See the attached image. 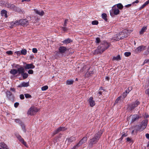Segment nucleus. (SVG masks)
<instances>
[{
    "instance_id": "obj_42",
    "label": "nucleus",
    "mask_w": 149,
    "mask_h": 149,
    "mask_svg": "<svg viewBox=\"0 0 149 149\" xmlns=\"http://www.w3.org/2000/svg\"><path fill=\"white\" fill-rule=\"evenodd\" d=\"M14 65H15V68H17V69H18V68H21V67L22 66L19 64H14Z\"/></svg>"
},
{
    "instance_id": "obj_50",
    "label": "nucleus",
    "mask_w": 149,
    "mask_h": 149,
    "mask_svg": "<svg viewBox=\"0 0 149 149\" xmlns=\"http://www.w3.org/2000/svg\"><path fill=\"white\" fill-rule=\"evenodd\" d=\"M15 53L17 54L18 56H20L21 54V52L20 51H16L15 52Z\"/></svg>"
},
{
    "instance_id": "obj_60",
    "label": "nucleus",
    "mask_w": 149,
    "mask_h": 149,
    "mask_svg": "<svg viewBox=\"0 0 149 149\" xmlns=\"http://www.w3.org/2000/svg\"><path fill=\"white\" fill-rule=\"evenodd\" d=\"M149 63V59H146L144 61V63Z\"/></svg>"
},
{
    "instance_id": "obj_40",
    "label": "nucleus",
    "mask_w": 149,
    "mask_h": 149,
    "mask_svg": "<svg viewBox=\"0 0 149 149\" xmlns=\"http://www.w3.org/2000/svg\"><path fill=\"white\" fill-rule=\"evenodd\" d=\"M15 121L17 123H19L20 125L22 123L21 120L19 119H16L15 120Z\"/></svg>"
},
{
    "instance_id": "obj_59",
    "label": "nucleus",
    "mask_w": 149,
    "mask_h": 149,
    "mask_svg": "<svg viewBox=\"0 0 149 149\" xmlns=\"http://www.w3.org/2000/svg\"><path fill=\"white\" fill-rule=\"evenodd\" d=\"M128 135V134L127 133H124L123 134L122 136V137H123V138L125 137H126Z\"/></svg>"
},
{
    "instance_id": "obj_7",
    "label": "nucleus",
    "mask_w": 149,
    "mask_h": 149,
    "mask_svg": "<svg viewBox=\"0 0 149 149\" xmlns=\"http://www.w3.org/2000/svg\"><path fill=\"white\" fill-rule=\"evenodd\" d=\"M69 51V49L64 46H60L58 48V53L59 54H61L62 55L64 54H65L67 51Z\"/></svg>"
},
{
    "instance_id": "obj_32",
    "label": "nucleus",
    "mask_w": 149,
    "mask_h": 149,
    "mask_svg": "<svg viewBox=\"0 0 149 149\" xmlns=\"http://www.w3.org/2000/svg\"><path fill=\"white\" fill-rule=\"evenodd\" d=\"M102 18L106 22L107 21L108 19L107 18V15L106 13H103L102 15Z\"/></svg>"
},
{
    "instance_id": "obj_28",
    "label": "nucleus",
    "mask_w": 149,
    "mask_h": 149,
    "mask_svg": "<svg viewBox=\"0 0 149 149\" xmlns=\"http://www.w3.org/2000/svg\"><path fill=\"white\" fill-rule=\"evenodd\" d=\"M1 146L3 149H8L7 146L3 142L1 143Z\"/></svg>"
},
{
    "instance_id": "obj_20",
    "label": "nucleus",
    "mask_w": 149,
    "mask_h": 149,
    "mask_svg": "<svg viewBox=\"0 0 149 149\" xmlns=\"http://www.w3.org/2000/svg\"><path fill=\"white\" fill-rule=\"evenodd\" d=\"M17 71L18 74L19 75L20 74L21 75L25 71L24 68L22 66L17 69Z\"/></svg>"
},
{
    "instance_id": "obj_25",
    "label": "nucleus",
    "mask_w": 149,
    "mask_h": 149,
    "mask_svg": "<svg viewBox=\"0 0 149 149\" xmlns=\"http://www.w3.org/2000/svg\"><path fill=\"white\" fill-rule=\"evenodd\" d=\"M72 41V40L70 38H68L66 39H65L64 40L62 41V42L63 44H68Z\"/></svg>"
},
{
    "instance_id": "obj_24",
    "label": "nucleus",
    "mask_w": 149,
    "mask_h": 149,
    "mask_svg": "<svg viewBox=\"0 0 149 149\" xmlns=\"http://www.w3.org/2000/svg\"><path fill=\"white\" fill-rule=\"evenodd\" d=\"M35 13L41 16H42L44 14V12L42 10H38L36 9H34Z\"/></svg>"
},
{
    "instance_id": "obj_3",
    "label": "nucleus",
    "mask_w": 149,
    "mask_h": 149,
    "mask_svg": "<svg viewBox=\"0 0 149 149\" xmlns=\"http://www.w3.org/2000/svg\"><path fill=\"white\" fill-rule=\"evenodd\" d=\"M29 24V21L26 19H21L19 21H16L14 22H12L10 23L12 26L17 25L19 24L25 26L28 25Z\"/></svg>"
},
{
    "instance_id": "obj_44",
    "label": "nucleus",
    "mask_w": 149,
    "mask_h": 149,
    "mask_svg": "<svg viewBox=\"0 0 149 149\" xmlns=\"http://www.w3.org/2000/svg\"><path fill=\"white\" fill-rule=\"evenodd\" d=\"M25 97L27 98H30L31 97V96L29 94L26 93L24 94Z\"/></svg>"
},
{
    "instance_id": "obj_35",
    "label": "nucleus",
    "mask_w": 149,
    "mask_h": 149,
    "mask_svg": "<svg viewBox=\"0 0 149 149\" xmlns=\"http://www.w3.org/2000/svg\"><path fill=\"white\" fill-rule=\"evenodd\" d=\"M21 54L23 55H25L27 53V50L25 49H22L21 51Z\"/></svg>"
},
{
    "instance_id": "obj_6",
    "label": "nucleus",
    "mask_w": 149,
    "mask_h": 149,
    "mask_svg": "<svg viewBox=\"0 0 149 149\" xmlns=\"http://www.w3.org/2000/svg\"><path fill=\"white\" fill-rule=\"evenodd\" d=\"M120 11L117 8L116 5L113 6L111 10L110 11V13L111 16L113 17L115 15H117L119 13Z\"/></svg>"
},
{
    "instance_id": "obj_13",
    "label": "nucleus",
    "mask_w": 149,
    "mask_h": 149,
    "mask_svg": "<svg viewBox=\"0 0 149 149\" xmlns=\"http://www.w3.org/2000/svg\"><path fill=\"white\" fill-rule=\"evenodd\" d=\"M89 103L91 107H93L95 105V102L93 100V98L92 97H91L88 100Z\"/></svg>"
},
{
    "instance_id": "obj_64",
    "label": "nucleus",
    "mask_w": 149,
    "mask_h": 149,
    "mask_svg": "<svg viewBox=\"0 0 149 149\" xmlns=\"http://www.w3.org/2000/svg\"><path fill=\"white\" fill-rule=\"evenodd\" d=\"M144 3L145 4L146 6L149 3V0H148L146 1Z\"/></svg>"
},
{
    "instance_id": "obj_29",
    "label": "nucleus",
    "mask_w": 149,
    "mask_h": 149,
    "mask_svg": "<svg viewBox=\"0 0 149 149\" xmlns=\"http://www.w3.org/2000/svg\"><path fill=\"white\" fill-rule=\"evenodd\" d=\"M74 81L73 80L69 79L67 80L66 81V84L67 85H72L73 84Z\"/></svg>"
},
{
    "instance_id": "obj_46",
    "label": "nucleus",
    "mask_w": 149,
    "mask_h": 149,
    "mask_svg": "<svg viewBox=\"0 0 149 149\" xmlns=\"http://www.w3.org/2000/svg\"><path fill=\"white\" fill-rule=\"evenodd\" d=\"M128 94V93H127L125 92H124L123 93V94L122 95V97H123V98H125L127 96V95Z\"/></svg>"
},
{
    "instance_id": "obj_47",
    "label": "nucleus",
    "mask_w": 149,
    "mask_h": 149,
    "mask_svg": "<svg viewBox=\"0 0 149 149\" xmlns=\"http://www.w3.org/2000/svg\"><path fill=\"white\" fill-rule=\"evenodd\" d=\"M6 53L9 55H11L13 54V52L11 51H7L6 52Z\"/></svg>"
},
{
    "instance_id": "obj_34",
    "label": "nucleus",
    "mask_w": 149,
    "mask_h": 149,
    "mask_svg": "<svg viewBox=\"0 0 149 149\" xmlns=\"http://www.w3.org/2000/svg\"><path fill=\"white\" fill-rule=\"evenodd\" d=\"M20 126H21L23 130L24 131V132H26V129H25V126L24 124L22 123L20 125Z\"/></svg>"
},
{
    "instance_id": "obj_5",
    "label": "nucleus",
    "mask_w": 149,
    "mask_h": 149,
    "mask_svg": "<svg viewBox=\"0 0 149 149\" xmlns=\"http://www.w3.org/2000/svg\"><path fill=\"white\" fill-rule=\"evenodd\" d=\"M140 104L139 102L136 100L134 102L128 105V109L129 111H132Z\"/></svg>"
},
{
    "instance_id": "obj_10",
    "label": "nucleus",
    "mask_w": 149,
    "mask_h": 149,
    "mask_svg": "<svg viewBox=\"0 0 149 149\" xmlns=\"http://www.w3.org/2000/svg\"><path fill=\"white\" fill-rule=\"evenodd\" d=\"M146 48V46L143 45L137 47L134 50V52L136 53H138L140 52L145 49Z\"/></svg>"
},
{
    "instance_id": "obj_45",
    "label": "nucleus",
    "mask_w": 149,
    "mask_h": 149,
    "mask_svg": "<svg viewBox=\"0 0 149 149\" xmlns=\"http://www.w3.org/2000/svg\"><path fill=\"white\" fill-rule=\"evenodd\" d=\"M100 39L99 38H96L95 42L96 43L98 44L100 43Z\"/></svg>"
},
{
    "instance_id": "obj_54",
    "label": "nucleus",
    "mask_w": 149,
    "mask_h": 149,
    "mask_svg": "<svg viewBox=\"0 0 149 149\" xmlns=\"http://www.w3.org/2000/svg\"><path fill=\"white\" fill-rule=\"evenodd\" d=\"M126 140L127 142H129L130 143L132 142V140L129 137H127L126 138Z\"/></svg>"
},
{
    "instance_id": "obj_33",
    "label": "nucleus",
    "mask_w": 149,
    "mask_h": 149,
    "mask_svg": "<svg viewBox=\"0 0 149 149\" xmlns=\"http://www.w3.org/2000/svg\"><path fill=\"white\" fill-rule=\"evenodd\" d=\"M117 5V8L119 9H122L123 8V6L121 3H119L116 5Z\"/></svg>"
},
{
    "instance_id": "obj_14",
    "label": "nucleus",
    "mask_w": 149,
    "mask_h": 149,
    "mask_svg": "<svg viewBox=\"0 0 149 149\" xmlns=\"http://www.w3.org/2000/svg\"><path fill=\"white\" fill-rule=\"evenodd\" d=\"M148 120L147 119H145L143 120L141 123V125L143 127V129H144L147 125Z\"/></svg>"
},
{
    "instance_id": "obj_37",
    "label": "nucleus",
    "mask_w": 149,
    "mask_h": 149,
    "mask_svg": "<svg viewBox=\"0 0 149 149\" xmlns=\"http://www.w3.org/2000/svg\"><path fill=\"white\" fill-rule=\"evenodd\" d=\"M132 90V88L131 87H129L125 91V93L128 94L129 92Z\"/></svg>"
},
{
    "instance_id": "obj_4",
    "label": "nucleus",
    "mask_w": 149,
    "mask_h": 149,
    "mask_svg": "<svg viewBox=\"0 0 149 149\" xmlns=\"http://www.w3.org/2000/svg\"><path fill=\"white\" fill-rule=\"evenodd\" d=\"M132 31L130 30H124L121 32H120L118 34V40H122L124 38L127 37L129 34Z\"/></svg>"
},
{
    "instance_id": "obj_39",
    "label": "nucleus",
    "mask_w": 149,
    "mask_h": 149,
    "mask_svg": "<svg viewBox=\"0 0 149 149\" xmlns=\"http://www.w3.org/2000/svg\"><path fill=\"white\" fill-rule=\"evenodd\" d=\"M48 88V87L47 86H45L42 87L41 90L42 91H45Z\"/></svg>"
},
{
    "instance_id": "obj_9",
    "label": "nucleus",
    "mask_w": 149,
    "mask_h": 149,
    "mask_svg": "<svg viewBox=\"0 0 149 149\" xmlns=\"http://www.w3.org/2000/svg\"><path fill=\"white\" fill-rule=\"evenodd\" d=\"M7 97L10 100L14 101L15 99V97L14 95L10 91H7L6 92Z\"/></svg>"
},
{
    "instance_id": "obj_55",
    "label": "nucleus",
    "mask_w": 149,
    "mask_h": 149,
    "mask_svg": "<svg viewBox=\"0 0 149 149\" xmlns=\"http://www.w3.org/2000/svg\"><path fill=\"white\" fill-rule=\"evenodd\" d=\"M20 98L21 100H23L24 99V95L21 94L19 95Z\"/></svg>"
},
{
    "instance_id": "obj_58",
    "label": "nucleus",
    "mask_w": 149,
    "mask_h": 149,
    "mask_svg": "<svg viewBox=\"0 0 149 149\" xmlns=\"http://www.w3.org/2000/svg\"><path fill=\"white\" fill-rule=\"evenodd\" d=\"M146 6L145 4L144 3L140 8L139 10H141L142 9L144 8Z\"/></svg>"
},
{
    "instance_id": "obj_31",
    "label": "nucleus",
    "mask_w": 149,
    "mask_h": 149,
    "mask_svg": "<svg viewBox=\"0 0 149 149\" xmlns=\"http://www.w3.org/2000/svg\"><path fill=\"white\" fill-rule=\"evenodd\" d=\"M113 60L119 61L121 60V58L119 55H118L116 56H114L113 58Z\"/></svg>"
},
{
    "instance_id": "obj_62",
    "label": "nucleus",
    "mask_w": 149,
    "mask_h": 149,
    "mask_svg": "<svg viewBox=\"0 0 149 149\" xmlns=\"http://www.w3.org/2000/svg\"><path fill=\"white\" fill-rule=\"evenodd\" d=\"M102 92L101 91H99L97 93V94L99 95H102Z\"/></svg>"
},
{
    "instance_id": "obj_53",
    "label": "nucleus",
    "mask_w": 149,
    "mask_h": 149,
    "mask_svg": "<svg viewBox=\"0 0 149 149\" xmlns=\"http://www.w3.org/2000/svg\"><path fill=\"white\" fill-rule=\"evenodd\" d=\"M62 29L64 31H65L68 30V28L67 27H65V26L62 27Z\"/></svg>"
},
{
    "instance_id": "obj_56",
    "label": "nucleus",
    "mask_w": 149,
    "mask_h": 149,
    "mask_svg": "<svg viewBox=\"0 0 149 149\" xmlns=\"http://www.w3.org/2000/svg\"><path fill=\"white\" fill-rule=\"evenodd\" d=\"M19 104L18 102H15L14 104V107L15 108H17Z\"/></svg>"
},
{
    "instance_id": "obj_61",
    "label": "nucleus",
    "mask_w": 149,
    "mask_h": 149,
    "mask_svg": "<svg viewBox=\"0 0 149 149\" xmlns=\"http://www.w3.org/2000/svg\"><path fill=\"white\" fill-rule=\"evenodd\" d=\"M10 90L14 92H15V89L14 88H10Z\"/></svg>"
},
{
    "instance_id": "obj_11",
    "label": "nucleus",
    "mask_w": 149,
    "mask_h": 149,
    "mask_svg": "<svg viewBox=\"0 0 149 149\" xmlns=\"http://www.w3.org/2000/svg\"><path fill=\"white\" fill-rule=\"evenodd\" d=\"M66 130L67 128L65 127H58L56 130H55L54 131L53 133V135H55L60 132L64 131Z\"/></svg>"
},
{
    "instance_id": "obj_16",
    "label": "nucleus",
    "mask_w": 149,
    "mask_h": 149,
    "mask_svg": "<svg viewBox=\"0 0 149 149\" xmlns=\"http://www.w3.org/2000/svg\"><path fill=\"white\" fill-rule=\"evenodd\" d=\"M87 138L86 136H84L79 141L78 143L79 145L80 146L82 144L85 143L87 141Z\"/></svg>"
},
{
    "instance_id": "obj_52",
    "label": "nucleus",
    "mask_w": 149,
    "mask_h": 149,
    "mask_svg": "<svg viewBox=\"0 0 149 149\" xmlns=\"http://www.w3.org/2000/svg\"><path fill=\"white\" fill-rule=\"evenodd\" d=\"M28 73L29 74H32L33 73V71L32 70H30L28 72Z\"/></svg>"
},
{
    "instance_id": "obj_12",
    "label": "nucleus",
    "mask_w": 149,
    "mask_h": 149,
    "mask_svg": "<svg viewBox=\"0 0 149 149\" xmlns=\"http://www.w3.org/2000/svg\"><path fill=\"white\" fill-rule=\"evenodd\" d=\"M7 6L8 8L15 11H17L18 9V8L17 7L13 4L8 3L7 4Z\"/></svg>"
},
{
    "instance_id": "obj_1",
    "label": "nucleus",
    "mask_w": 149,
    "mask_h": 149,
    "mask_svg": "<svg viewBox=\"0 0 149 149\" xmlns=\"http://www.w3.org/2000/svg\"><path fill=\"white\" fill-rule=\"evenodd\" d=\"M103 132L102 130H100L95 134L92 138L90 139L88 145L89 147L92 148L93 144L96 143L98 142Z\"/></svg>"
},
{
    "instance_id": "obj_51",
    "label": "nucleus",
    "mask_w": 149,
    "mask_h": 149,
    "mask_svg": "<svg viewBox=\"0 0 149 149\" xmlns=\"http://www.w3.org/2000/svg\"><path fill=\"white\" fill-rule=\"evenodd\" d=\"M79 146H80L79 145L78 143H77L76 145L74 146L72 148V149H75L77 148Z\"/></svg>"
},
{
    "instance_id": "obj_22",
    "label": "nucleus",
    "mask_w": 149,
    "mask_h": 149,
    "mask_svg": "<svg viewBox=\"0 0 149 149\" xmlns=\"http://www.w3.org/2000/svg\"><path fill=\"white\" fill-rule=\"evenodd\" d=\"M76 140V137H75L72 136L70 138L67 139V140L68 141L69 143L74 141Z\"/></svg>"
},
{
    "instance_id": "obj_26",
    "label": "nucleus",
    "mask_w": 149,
    "mask_h": 149,
    "mask_svg": "<svg viewBox=\"0 0 149 149\" xmlns=\"http://www.w3.org/2000/svg\"><path fill=\"white\" fill-rule=\"evenodd\" d=\"M147 29L146 26H143L141 29V30L139 31V34L140 35H142L144 32L146 31Z\"/></svg>"
},
{
    "instance_id": "obj_57",
    "label": "nucleus",
    "mask_w": 149,
    "mask_h": 149,
    "mask_svg": "<svg viewBox=\"0 0 149 149\" xmlns=\"http://www.w3.org/2000/svg\"><path fill=\"white\" fill-rule=\"evenodd\" d=\"M145 53V54H148L149 53V45L148 46V47L147 51Z\"/></svg>"
},
{
    "instance_id": "obj_23",
    "label": "nucleus",
    "mask_w": 149,
    "mask_h": 149,
    "mask_svg": "<svg viewBox=\"0 0 149 149\" xmlns=\"http://www.w3.org/2000/svg\"><path fill=\"white\" fill-rule=\"evenodd\" d=\"M136 131L137 132L138 131H142L144 129H143V127L140 125H136L135 126Z\"/></svg>"
},
{
    "instance_id": "obj_18",
    "label": "nucleus",
    "mask_w": 149,
    "mask_h": 149,
    "mask_svg": "<svg viewBox=\"0 0 149 149\" xmlns=\"http://www.w3.org/2000/svg\"><path fill=\"white\" fill-rule=\"evenodd\" d=\"M29 86V84L28 82H23L21 83L18 86V87L22 88V87H26Z\"/></svg>"
},
{
    "instance_id": "obj_41",
    "label": "nucleus",
    "mask_w": 149,
    "mask_h": 149,
    "mask_svg": "<svg viewBox=\"0 0 149 149\" xmlns=\"http://www.w3.org/2000/svg\"><path fill=\"white\" fill-rule=\"evenodd\" d=\"M92 24L93 25H97L98 24V22L97 20H94L92 22Z\"/></svg>"
},
{
    "instance_id": "obj_19",
    "label": "nucleus",
    "mask_w": 149,
    "mask_h": 149,
    "mask_svg": "<svg viewBox=\"0 0 149 149\" xmlns=\"http://www.w3.org/2000/svg\"><path fill=\"white\" fill-rule=\"evenodd\" d=\"M131 122H134L140 118V116L137 115H134L132 117Z\"/></svg>"
},
{
    "instance_id": "obj_43",
    "label": "nucleus",
    "mask_w": 149,
    "mask_h": 149,
    "mask_svg": "<svg viewBox=\"0 0 149 149\" xmlns=\"http://www.w3.org/2000/svg\"><path fill=\"white\" fill-rule=\"evenodd\" d=\"M121 97H122V96H120L118 97L116 100L114 104L118 103V101L120 100Z\"/></svg>"
},
{
    "instance_id": "obj_21",
    "label": "nucleus",
    "mask_w": 149,
    "mask_h": 149,
    "mask_svg": "<svg viewBox=\"0 0 149 149\" xmlns=\"http://www.w3.org/2000/svg\"><path fill=\"white\" fill-rule=\"evenodd\" d=\"M1 16H4L5 17L7 18L8 17L7 11L4 9L2 10L1 11Z\"/></svg>"
},
{
    "instance_id": "obj_38",
    "label": "nucleus",
    "mask_w": 149,
    "mask_h": 149,
    "mask_svg": "<svg viewBox=\"0 0 149 149\" xmlns=\"http://www.w3.org/2000/svg\"><path fill=\"white\" fill-rule=\"evenodd\" d=\"M131 53L130 52H126L124 53L125 56L126 57H128L130 56Z\"/></svg>"
},
{
    "instance_id": "obj_36",
    "label": "nucleus",
    "mask_w": 149,
    "mask_h": 149,
    "mask_svg": "<svg viewBox=\"0 0 149 149\" xmlns=\"http://www.w3.org/2000/svg\"><path fill=\"white\" fill-rule=\"evenodd\" d=\"M148 85L149 86V79L148 80ZM145 93L147 95H148L149 96V88L146 90L145 91Z\"/></svg>"
},
{
    "instance_id": "obj_8",
    "label": "nucleus",
    "mask_w": 149,
    "mask_h": 149,
    "mask_svg": "<svg viewBox=\"0 0 149 149\" xmlns=\"http://www.w3.org/2000/svg\"><path fill=\"white\" fill-rule=\"evenodd\" d=\"M38 111V109L35 107H31L28 110L27 113L28 115H33Z\"/></svg>"
},
{
    "instance_id": "obj_27",
    "label": "nucleus",
    "mask_w": 149,
    "mask_h": 149,
    "mask_svg": "<svg viewBox=\"0 0 149 149\" xmlns=\"http://www.w3.org/2000/svg\"><path fill=\"white\" fill-rule=\"evenodd\" d=\"M10 73L13 74V75H15L17 73V69H12L11 70L10 72Z\"/></svg>"
},
{
    "instance_id": "obj_48",
    "label": "nucleus",
    "mask_w": 149,
    "mask_h": 149,
    "mask_svg": "<svg viewBox=\"0 0 149 149\" xmlns=\"http://www.w3.org/2000/svg\"><path fill=\"white\" fill-rule=\"evenodd\" d=\"M68 21V19H65V21H64V24H63V26H67V23Z\"/></svg>"
},
{
    "instance_id": "obj_30",
    "label": "nucleus",
    "mask_w": 149,
    "mask_h": 149,
    "mask_svg": "<svg viewBox=\"0 0 149 149\" xmlns=\"http://www.w3.org/2000/svg\"><path fill=\"white\" fill-rule=\"evenodd\" d=\"M21 75L22 77V78L24 79H25L27 78L28 76L29 75L28 73H27L24 72L22 74H21Z\"/></svg>"
},
{
    "instance_id": "obj_49",
    "label": "nucleus",
    "mask_w": 149,
    "mask_h": 149,
    "mask_svg": "<svg viewBox=\"0 0 149 149\" xmlns=\"http://www.w3.org/2000/svg\"><path fill=\"white\" fill-rule=\"evenodd\" d=\"M37 52H38V50L36 48H33L32 49V52L33 53H37Z\"/></svg>"
},
{
    "instance_id": "obj_17",
    "label": "nucleus",
    "mask_w": 149,
    "mask_h": 149,
    "mask_svg": "<svg viewBox=\"0 0 149 149\" xmlns=\"http://www.w3.org/2000/svg\"><path fill=\"white\" fill-rule=\"evenodd\" d=\"M16 136L17 138L21 142H22L23 144L25 145L26 144V142L24 141V139L19 134L16 135Z\"/></svg>"
},
{
    "instance_id": "obj_63",
    "label": "nucleus",
    "mask_w": 149,
    "mask_h": 149,
    "mask_svg": "<svg viewBox=\"0 0 149 149\" xmlns=\"http://www.w3.org/2000/svg\"><path fill=\"white\" fill-rule=\"evenodd\" d=\"M146 137L149 140V134L147 133L146 134Z\"/></svg>"
},
{
    "instance_id": "obj_2",
    "label": "nucleus",
    "mask_w": 149,
    "mask_h": 149,
    "mask_svg": "<svg viewBox=\"0 0 149 149\" xmlns=\"http://www.w3.org/2000/svg\"><path fill=\"white\" fill-rule=\"evenodd\" d=\"M110 44L106 41H104L101 43V45L97 47V54H101L106 49H107L110 46Z\"/></svg>"
},
{
    "instance_id": "obj_15",
    "label": "nucleus",
    "mask_w": 149,
    "mask_h": 149,
    "mask_svg": "<svg viewBox=\"0 0 149 149\" xmlns=\"http://www.w3.org/2000/svg\"><path fill=\"white\" fill-rule=\"evenodd\" d=\"M35 68V66L32 63L27 64L25 66L24 68L25 69H33Z\"/></svg>"
}]
</instances>
